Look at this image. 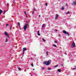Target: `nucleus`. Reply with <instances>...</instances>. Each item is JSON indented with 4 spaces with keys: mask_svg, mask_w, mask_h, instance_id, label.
Returning a JSON list of instances; mask_svg holds the SVG:
<instances>
[{
    "mask_svg": "<svg viewBox=\"0 0 76 76\" xmlns=\"http://www.w3.org/2000/svg\"><path fill=\"white\" fill-rule=\"evenodd\" d=\"M28 26H29V24H28V21H26V24L23 28L24 30L25 31H26V29L28 28Z\"/></svg>",
    "mask_w": 76,
    "mask_h": 76,
    "instance_id": "obj_1",
    "label": "nucleus"
},
{
    "mask_svg": "<svg viewBox=\"0 0 76 76\" xmlns=\"http://www.w3.org/2000/svg\"><path fill=\"white\" fill-rule=\"evenodd\" d=\"M51 62V60H49L48 61H44L43 62V64H46V66H48L50 64Z\"/></svg>",
    "mask_w": 76,
    "mask_h": 76,
    "instance_id": "obj_2",
    "label": "nucleus"
},
{
    "mask_svg": "<svg viewBox=\"0 0 76 76\" xmlns=\"http://www.w3.org/2000/svg\"><path fill=\"white\" fill-rule=\"evenodd\" d=\"M25 51H26V48H23V55L24 54Z\"/></svg>",
    "mask_w": 76,
    "mask_h": 76,
    "instance_id": "obj_3",
    "label": "nucleus"
},
{
    "mask_svg": "<svg viewBox=\"0 0 76 76\" xmlns=\"http://www.w3.org/2000/svg\"><path fill=\"white\" fill-rule=\"evenodd\" d=\"M4 35H6V37H7V38H9V34L7 33V32L6 31L4 32Z\"/></svg>",
    "mask_w": 76,
    "mask_h": 76,
    "instance_id": "obj_4",
    "label": "nucleus"
},
{
    "mask_svg": "<svg viewBox=\"0 0 76 76\" xmlns=\"http://www.w3.org/2000/svg\"><path fill=\"white\" fill-rule=\"evenodd\" d=\"M63 33L65 34H67L68 36H69V34L68 32H66L65 30L63 31Z\"/></svg>",
    "mask_w": 76,
    "mask_h": 76,
    "instance_id": "obj_5",
    "label": "nucleus"
},
{
    "mask_svg": "<svg viewBox=\"0 0 76 76\" xmlns=\"http://www.w3.org/2000/svg\"><path fill=\"white\" fill-rule=\"evenodd\" d=\"M72 47L73 48L74 47H76V46L75 45V42H73L72 44Z\"/></svg>",
    "mask_w": 76,
    "mask_h": 76,
    "instance_id": "obj_6",
    "label": "nucleus"
},
{
    "mask_svg": "<svg viewBox=\"0 0 76 76\" xmlns=\"http://www.w3.org/2000/svg\"><path fill=\"white\" fill-rule=\"evenodd\" d=\"M76 5V1H73L72 5Z\"/></svg>",
    "mask_w": 76,
    "mask_h": 76,
    "instance_id": "obj_7",
    "label": "nucleus"
},
{
    "mask_svg": "<svg viewBox=\"0 0 76 76\" xmlns=\"http://www.w3.org/2000/svg\"><path fill=\"white\" fill-rule=\"evenodd\" d=\"M58 17V14H56V19H57Z\"/></svg>",
    "mask_w": 76,
    "mask_h": 76,
    "instance_id": "obj_8",
    "label": "nucleus"
},
{
    "mask_svg": "<svg viewBox=\"0 0 76 76\" xmlns=\"http://www.w3.org/2000/svg\"><path fill=\"white\" fill-rule=\"evenodd\" d=\"M37 34H38V35H39V36H40V34H39V31H38Z\"/></svg>",
    "mask_w": 76,
    "mask_h": 76,
    "instance_id": "obj_9",
    "label": "nucleus"
},
{
    "mask_svg": "<svg viewBox=\"0 0 76 76\" xmlns=\"http://www.w3.org/2000/svg\"><path fill=\"white\" fill-rule=\"evenodd\" d=\"M57 71H58V72H61V70L60 69H57Z\"/></svg>",
    "mask_w": 76,
    "mask_h": 76,
    "instance_id": "obj_10",
    "label": "nucleus"
},
{
    "mask_svg": "<svg viewBox=\"0 0 76 76\" xmlns=\"http://www.w3.org/2000/svg\"><path fill=\"white\" fill-rule=\"evenodd\" d=\"M45 24H42V28H44V27H45Z\"/></svg>",
    "mask_w": 76,
    "mask_h": 76,
    "instance_id": "obj_11",
    "label": "nucleus"
},
{
    "mask_svg": "<svg viewBox=\"0 0 76 76\" xmlns=\"http://www.w3.org/2000/svg\"><path fill=\"white\" fill-rule=\"evenodd\" d=\"M8 41V39L7 38H6L5 42H7Z\"/></svg>",
    "mask_w": 76,
    "mask_h": 76,
    "instance_id": "obj_12",
    "label": "nucleus"
},
{
    "mask_svg": "<svg viewBox=\"0 0 76 76\" xmlns=\"http://www.w3.org/2000/svg\"><path fill=\"white\" fill-rule=\"evenodd\" d=\"M66 14H67V15H69L70 14V12H69V11H68L67 12H66Z\"/></svg>",
    "mask_w": 76,
    "mask_h": 76,
    "instance_id": "obj_13",
    "label": "nucleus"
},
{
    "mask_svg": "<svg viewBox=\"0 0 76 76\" xmlns=\"http://www.w3.org/2000/svg\"><path fill=\"white\" fill-rule=\"evenodd\" d=\"M3 12V11L2 10H0V15H1V13Z\"/></svg>",
    "mask_w": 76,
    "mask_h": 76,
    "instance_id": "obj_14",
    "label": "nucleus"
},
{
    "mask_svg": "<svg viewBox=\"0 0 76 76\" xmlns=\"http://www.w3.org/2000/svg\"><path fill=\"white\" fill-rule=\"evenodd\" d=\"M18 25L19 26V27H20V23L19 22H18Z\"/></svg>",
    "mask_w": 76,
    "mask_h": 76,
    "instance_id": "obj_15",
    "label": "nucleus"
},
{
    "mask_svg": "<svg viewBox=\"0 0 76 76\" xmlns=\"http://www.w3.org/2000/svg\"><path fill=\"white\" fill-rule=\"evenodd\" d=\"M42 41H44V42H45V39H42Z\"/></svg>",
    "mask_w": 76,
    "mask_h": 76,
    "instance_id": "obj_16",
    "label": "nucleus"
},
{
    "mask_svg": "<svg viewBox=\"0 0 76 76\" xmlns=\"http://www.w3.org/2000/svg\"><path fill=\"white\" fill-rule=\"evenodd\" d=\"M53 46L55 47H57V46L56 45H53Z\"/></svg>",
    "mask_w": 76,
    "mask_h": 76,
    "instance_id": "obj_17",
    "label": "nucleus"
},
{
    "mask_svg": "<svg viewBox=\"0 0 76 76\" xmlns=\"http://www.w3.org/2000/svg\"><path fill=\"white\" fill-rule=\"evenodd\" d=\"M61 9L62 10H64V7H62L61 8Z\"/></svg>",
    "mask_w": 76,
    "mask_h": 76,
    "instance_id": "obj_18",
    "label": "nucleus"
},
{
    "mask_svg": "<svg viewBox=\"0 0 76 76\" xmlns=\"http://www.w3.org/2000/svg\"><path fill=\"white\" fill-rule=\"evenodd\" d=\"M7 6L8 7H9V3H7Z\"/></svg>",
    "mask_w": 76,
    "mask_h": 76,
    "instance_id": "obj_19",
    "label": "nucleus"
},
{
    "mask_svg": "<svg viewBox=\"0 0 76 76\" xmlns=\"http://www.w3.org/2000/svg\"><path fill=\"white\" fill-rule=\"evenodd\" d=\"M58 37H59V38H61V35L58 34Z\"/></svg>",
    "mask_w": 76,
    "mask_h": 76,
    "instance_id": "obj_20",
    "label": "nucleus"
},
{
    "mask_svg": "<svg viewBox=\"0 0 76 76\" xmlns=\"http://www.w3.org/2000/svg\"><path fill=\"white\" fill-rule=\"evenodd\" d=\"M46 53L47 56H48V51H47Z\"/></svg>",
    "mask_w": 76,
    "mask_h": 76,
    "instance_id": "obj_21",
    "label": "nucleus"
},
{
    "mask_svg": "<svg viewBox=\"0 0 76 76\" xmlns=\"http://www.w3.org/2000/svg\"><path fill=\"white\" fill-rule=\"evenodd\" d=\"M18 69L19 70H21V69L20 68L18 67Z\"/></svg>",
    "mask_w": 76,
    "mask_h": 76,
    "instance_id": "obj_22",
    "label": "nucleus"
},
{
    "mask_svg": "<svg viewBox=\"0 0 76 76\" xmlns=\"http://www.w3.org/2000/svg\"><path fill=\"white\" fill-rule=\"evenodd\" d=\"M31 66H32V67H34V65H33V64H31Z\"/></svg>",
    "mask_w": 76,
    "mask_h": 76,
    "instance_id": "obj_23",
    "label": "nucleus"
},
{
    "mask_svg": "<svg viewBox=\"0 0 76 76\" xmlns=\"http://www.w3.org/2000/svg\"><path fill=\"white\" fill-rule=\"evenodd\" d=\"M58 66V65H57L56 66H55V67H57V66Z\"/></svg>",
    "mask_w": 76,
    "mask_h": 76,
    "instance_id": "obj_24",
    "label": "nucleus"
},
{
    "mask_svg": "<svg viewBox=\"0 0 76 76\" xmlns=\"http://www.w3.org/2000/svg\"><path fill=\"white\" fill-rule=\"evenodd\" d=\"M45 69V68L44 67H42V68L41 69H42V70H44Z\"/></svg>",
    "mask_w": 76,
    "mask_h": 76,
    "instance_id": "obj_25",
    "label": "nucleus"
},
{
    "mask_svg": "<svg viewBox=\"0 0 76 76\" xmlns=\"http://www.w3.org/2000/svg\"><path fill=\"white\" fill-rule=\"evenodd\" d=\"M51 68H48V70H51Z\"/></svg>",
    "mask_w": 76,
    "mask_h": 76,
    "instance_id": "obj_26",
    "label": "nucleus"
},
{
    "mask_svg": "<svg viewBox=\"0 0 76 76\" xmlns=\"http://www.w3.org/2000/svg\"><path fill=\"white\" fill-rule=\"evenodd\" d=\"M48 4V3H46L45 4V5L46 6H47V5Z\"/></svg>",
    "mask_w": 76,
    "mask_h": 76,
    "instance_id": "obj_27",
    "label": "nucleus"
},
{
    "mask_svg": "<svg viewBox=\"0 0 76 76\" xmlns=\"http://www.w3.org/2000/svg\"><path fill=\"white\" fill-rule=\"evenodd\" d=\"M9 26V24H7L6 25V26Z\"/></svg>",
    "mask_w": 76,
    "mask_h": 76,
    "instance_id": "obj_28",
    "label": "nucleus"
},
{
    "mask_svg": "<svg viewBox=\"0 0 76 76\" xmlns=\"http://www.w3.org/2000/svg\"><path fill=\"white\" fill-rule=\"evenodd\" d=\"M12 29V26H11L10 30H11V29Z\"/></svg>",
    "mask_w": 76,
    "mask_h": 76,
    "instance_id": "obj_29",
    "label": "nucleus"
},
{
    "mask_svg": "<svg viewBox=\"0 0 76 76\" xmlns=\"http://www.w3.org/2000/svg\"><path fill=\"white\" fill-rule=\"evenodd\" d=\"M55 43H57V42L56 41H55Z\"/></svg>",
    "mask_w": 76,
    "mask_h": 76,
    "instance_id": "obj_30",
    "label": "nucleus"
},
{
    "mask_svg": "<svg viewBox=\"0 0 76 76\" xmlns=\"http://www.w3.org/2000/svg\"><path fill=\"white\" fill-rule=\"evenodd\" d=\"M33 10L34 11H35V8H34Z\"/></svg>",
    "mask_w": 76,
    "mask_h": 76,
    "instance_id": "obj_31",
    "label": "nucleus"
},
{
    "mask_svg": "<svg viewBox=\"0 0 76 76\" xmlns=\"http://www.w3.org/2000/svg\"><path fill=\"white\" fill-rule=\"evenodd\" d=\"M24 13L25 14V15H26V12H24Z\"/></svg>",
    "mask_w": 76,
    "mask_h": 76,
    "instance_id": "obj_32",
    "label": "nucleus"
},
{
    "mask_svg": "<svg viewBox=\"0 0 76 76\" xmlns=\"http://www.w3.org/2000/svg\"><path fill=\"white\" fill-rule=\"evenodd\" d=\"M26 18H28V16L27 15V14H26Z\"/></svg>",
    "mask_w": 76,
    "mask_h": 76,
    "instance_id": "obj_33",
    "label": "nucleus"
},
{
    "mask_svg": "<svg viewBox=\"0 0 76 76\" xmlns=\"http://www.w3.org/2000/svg\"><path fill=\"white\" fill-rule=\"evenodd\" d=\"M5 13V11H4V14Z\"/></svg>",
    "mask_w": 76,
    "mask_h": 76,
    "instance_id": "obj_34",
    "label": "nucleus"
},
{
    "mask_svg": "<svg viewBox=\"0 0 76 76\" xmlns=\"http://www.w3.org/2000/svg\"><path fill=\"white\" fill-rule=\"evenodd\" d=\"M66 6H68V5H67V4H66Z\"/></svg>",
    "mask_w": 76,
    "mask_h": 76,
    "instance_id": "obj_35",
    "label": "nucleus"
},
{
    "mask_svg": "<svg viewBox=\"0 0 76 76\" xmlns=\"http://www.w3.org/2000/svg\"><path fill=\"white\" fill-rule=\"evenodd\" d=\"M76 69V68H73V69L74 70V69Z\"/></svg>",
    "mask_w": 76,
    "mask_h": 76,
    "instance_id": "obj_36",
    "label": "nucleus"
},
{
    "mask_svg": "<svg viewBox=\"0 0 76 76\" xmlns=\"http://www.w3.org/2000/svg\"><path fill=\"white\" fill-rule=\"evenodd\" d=\"M55 31H57L58 30H57L56 29Z\"/></svg>",
    "mask_w": 76,
    "mask_h": 76,
    "instance_id": "obj_37",
    "label": "nucleus"
},
{
    "mask_svg": "<svg viewBox=\"0 0 76 76\" xmlns=\"http://www.w3.org/2000/svg\"><path fill=\"white\" fill-rule=\"evenodd\" d=\"M33 70H35V69H33Z\"/></svg>",
    "mask_w": 76,
    "mask_h": 76,
    "instance_id": "obj_38",
    "label": "nucleus"
},
{
    "mask_svg": "<svg viewBox=\"0 0 76 76\" xmlns=\"http://www.w3.org/2000/svg\"><path fill=\"white\" fill-rule=\"evenodd\" d=\"M13 3H15V1H13Z\"/></svg>",
    "mask_w": 76,
    "mask_h": 76,
    "instance_id": "obj_39",
    "label": "nucleus"
},
{
    "mask_svg": "<svg viewBox=\"0 0 76 76\" xmlns=\"http://www.w3.org/2000/svg\"><path fill=\"white\" fill-rule=\"evenodd\" d=\"M74 67H75L76 68V66H74Z\"/></svg>",
    "mask_w": 76,
    "mask_h": 76,
    "instance_id": "obj_40",
    "label": "nucleus"
},
{
    "mask_svg": "<svg viewBox=\"0 0 76 76\" xmlns=\"http://www.w3.org/2000/svg\"><path fill=\"white\" fill-rule=\"evenodd\" d=\"M65 54H66V55H67V53H65Z\"/></svg>",
    "mask_w": 76,
    "mask_h": 76,
    "instance_id": "obj_41",
    "label": "nucleus"
},
{
    "mask_svg": "<svg viewBox=\"0 0 76 76\" xmlns=\"http://www.w3.org/2000/svg\"><path fill=\"white\" fill-rule=\"evenodd\" d=\"M41 16V15H39V17H40Z\"/></svg>",
    "mask_w": 76,
    "mask_h": 76,
    "instance_id": "obj_42",
    "label": "nucleus"
},
{
    "mask_svg": "<svg viewBox=\"0 0 76 76\" xmlns=\"http://www.w3.org/2000/svg\"><path fill=\"white\" fill-rule=\"evenodd\" d=\"M33 14H34V12H33Z\"/></svg>",
    "mask_w": 76,
    "mask_h": 76,
    "instance_id": "obj_43",
    "label": "nucleus"
},
{
    "mask_svg": "<svg viewBox=\"0 0 76 76\" xmlns=\"http://www.w3.org/2000/svg\"><path fill=\"white\" fill-rule=\"evenodd\" d=\"M63 66V65H62V66Z\"/></svg>",
    "mask_w": 76,
    "mask_h": 76,
    "instance_id": "obj_44",
    "label": "nucleus"
},
{
    "mask_svg": "<svg viewBox=\"0 0 76 76\" xmlns=\"http://www.w3.org/2000/svg\"><path fill=\"white\" fill-rule=\"evenodd\" d=\"M59 1H60V0H59Z\"/></svg>",
    "mask_w": 76,
    "mask_h": 76,
    "instance_id": "obj_45",
    "label": "nucleus"
}]
</instances>
